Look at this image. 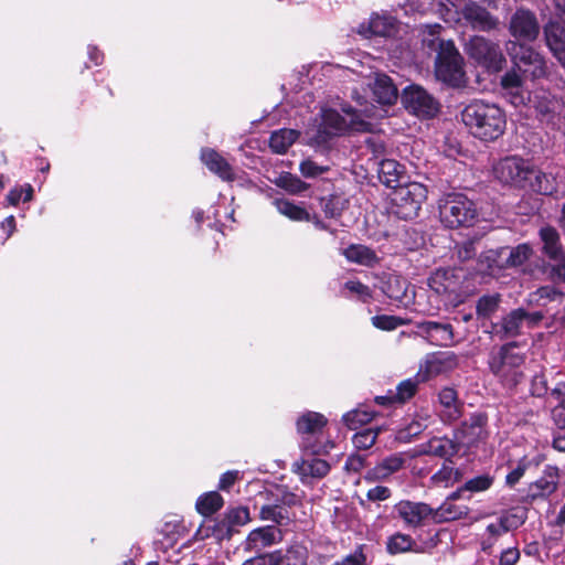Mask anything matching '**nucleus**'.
I'll return each mask as SVG.
<instances>
[{
    "instance_id": "nucleus-1",
    "label": "nucleus",
    "mask_w": 565,
    "mask_h": 565,
    "mask_svg": "<svg viewBox=\"0 0 565 565\" xmlns=\"http://www.w3.org/2000/svg\"><path fill=\"white\" fill-rule=\"evenodd\" d=\"M461 121L470 134L482 141H494L505 130L504 111L495 104L475 99L460 113Z\"/></svg>"
},
{
    "instance_id": "nucleus-2",
    "label": "nucleus",
    "mask_w": 565,
    "mask_h": 565,
    "mask_svg": "<svg viewBox=\"0 0 565 565\" xmlns=\"http://www.w3.org/2000/svg\"><path fill=\"white\" fill-rule=\"evenodd\" d=\"M430 38H425L424 43L437 52L435 61V74L437 79L452 86L460 87L465 84L463 58L450 40H441L435 36L441 29L440 25L430 26Z\"/></svg>"
},
{
    "instance_id": "nucleus-3",
    "label": "nucleus",
    "mask_w": 565,
    "mask_h": 565,
    "mask_svg": "<svg viewBox=\"0 0 565 565\" xmlns=\"http://www.w3.org/2000/svg\"><path fill=\"white\" fill-rule=\"evenodd\" d=\"M439 217L449 228L470 226L477 217V210L465 194L449 193L439 202Z\"/></svg>"
},
{
    "instance_id": "nucleus-4",
    "label": "nucleus",
    "mask_w": 565,
    "mask_h": 565,
    "mask_svg": "<svg viewBox=\"0 0 565 565\" xmlns=\"http://www.w3.org/2000/svg\"><path fill=\"white\" fill-rule=\"evenodd\" d=\"M393 213L403 220L418 215L423 202L427 199V188L419 182L399 184L390 194Z\"/></svg>"
},
{
    "instance_id": "nucleus-5",
    "label": "nucleus",
    "mask_w": 565,
    "mask_h": 565,
    "mask_svg": "<svg viewBox=\"0 0 565 565\" xmlns=\"http://www.w3.org/2000/svg\"><path fill=\"white\" fill-rule=\"evenodd\" d=\"M466 53L490 73H499L507 64L500 43L483 35H472L466 43Z\"/></svg>"
},
{
    "instance_id": "nucleus-6",
    "label": "nucleus",
    "mask_w": 565,
    "mask_h": 565,
    "mask_svg": "<svg viewBox=\"0 0 565 565\" xmlns=\"http://www.w3.org/2000/svg\"><path fill=\"white\" fill-rule=\"evenodd\" d=\"M514 343L504 344L489 361L491 372L498 376L507 387H515L523 379L519 370L523 356L513 352Z\"/></svg>"
},
{
    "instance_id": "nucleus-7",
    "label": "nucleus",
    "mask_w": 565,
    "mask_h": 565,
    "mask_svg": "<svg viewBox=\"0 0 565 565\" xmlns=\"http://www.w3.org/2000/svg\"><path fill=\"white\" fill-rule=\"evenodd\" d=\"M508 52L513 65L524 78L534 81L547 75V66L544 57L533 47L523 43L509 42Z\"/></svg>"
},
{
    "instance_id": "nucleus-8",
    "label": "nucleus",
    "mask_w": 565,
    "mask_h": 565,
    "mask_svg": "<svg viewBox=\"0 0 565 565\" xmlns=\"http://www.w3.org/2000/svg\"><path fill=\"white\" fill-rule=\"evenodd\" d=\"M463 281V273L456 268H438L428 278L429 288L439 296L447 297L450 302H462L460 289Z\"/></svg>"
},
{
    "instance_id": "nucleus-9",
    "label": "nucleus",
    "mask_w": 565,
    "mask_h": 565,
    "mask_svg": "<svg viewBox=\"0 0 565 565\" xmlns=\"http://www.w3.org/2000/svg\"><path fill=\"white\" fill-rule=\"evenodd\" d=\"M508 30L516 40L515 42L525 44L537 40L541 26L536 14L532 10L521 7L511 15Z\"/></svg>"
},
{
    "instance_id": "nucleus-10",
    "label": "nucleus",
    "mask_w": 565,
    "mask_h": 565,
    "mask_svg": "<svg viewBox=\"0 0 565 565\" xmlns=\"http://www.w3.org/2000/svg\"><path fill=\"white\" fill-rule=\"evenodd\" d=\"M495 177L505 184L519 188H526L529 173L532 172V164L526 160L516 157H505L494 167Z\"/></svg>"
},
{
    "instance_id": "nucleus-11",
    "label": "nucleus",
    "mask_w": 565,
    "mask_h": 565,
    "mask_svg": "<svg viewBox=\"0 0 565 565\" xmlns=\"http://www.w3.org/2000/svg\"><path fill=\"white\" fill-rule=\"evenodd\" d=\"M402 103L407 110L418 117L430 118L439 111V103L419 86L405 88Z\"/></svg>"
},
{
    "instance_id": "nucleus-12",
    "label": "nucleus",
    "mask_w": 565,
    "mask_h": 565,
    "mask_svg": "<svg viewBox=\"0 0 565 565\" xmlns=\"http://www.w3.org/2000/svg\"><path fill=\"white\" fill-rule=\"evenodd\" d=\"M460 15L468 26L478 32L489 33L500 28L499 18L475 1L467 2L461 8Z\"/></svg>"
},
{
    "instance_id": "nucleus-13",
    "label": "nucleus",
    "mask_w": 565,
    "mask_h": 565,
    "mask_svg": "<svg viewBox=\"0 0 565 565\" xmlns=\"http://www.w3.org/2000/svg\"><path fill=\"white\" fill-rule=\"evenodd\" d=\"M548 392L557 399L565 395L564 372L551 369L533 376L531 394L536 397H543Z\"/></svg>"
},
{
    "instance_id": "nucleus-14",
    "label": "nucleus",
    "mask_w": 565,
    "mask_h": 565,
    "mask_svg": "<svg viewBox=\"0 0 565 565\" xmlns=\"http://www.w3.org/2000/svg\"><path fill=\"white\" fill-rule=\"evenodd\" d=\"M282 537V531L279 527L274 525L260 526L249 532L245 542V550L259 552L280 543Z\"/></svg>"
},
{
    "instance_id": "nucleus-15",
    "label": "nucleus",
    "mask_w": 565,
    "mask_h": 565,
    "mask_svg": "<svg viewBox=\"0 0 565 565\" xmlns=\"http://www.w3.org/2000/svg\"><path fill=\"white\" fill-rule=\"evenodd\" d=\"M457 366V359L452 353H434L427 356L420 365L417 376L425 382L434 376L449 372Z\"/></svg>"
},
{
    "instance_id": "nucleus-16",
    "label": "nucleus",
    "mask_w": 565,
    "mask_h": 565,
    "mask_svg": "<svg viewBox=\"0 0 565 565\" xmlns=\"http://www.w3.org/2000/svg\"><path fill=\"white\" fill-rule=\"evenodd\" d=\"M398 516L413 527L422 526L424 521L433 516L434 509L423 502L401 501L395 505Z\"/></svg>"
},
{
    "instance_id": "nucleus-17",
    "label": "nucleus",
    "mask_w": 565,
    "mask_h": 565,
    "mask_svg": "<svg viewBox=\"0 0 565 565\" xmlns=\"http://www.w3.org/2000/svg\"><path fill=\"white\" fill-rule=\"evenodd\" d=\"M543 32L547 47L565 67V28L556 21H550L544 25Z\"/></svg>"
},
{
    "instance_id": "nucleus-18",
    "label": "nucleus",
    "mask_w": 565,
    "mask_h": 565,
    "mask_svg": "<svg viewBox=\"0 0 565 565\" xmlns=\"http://www.w3.org/2000/svg\"><path fill=\"white\" fill-rule=\"evenodd\" d=\"M524 309L518 308L504 316L499 323L492 324L491 333L500 340L515 338L521 334V327L524 323Z\"/></svg>"
},
{
    "instance_id": "nucleus-19",
    "label": "nucleus",
    "mask_w": 565,
    "mask_h": 565,
    "mask_svg": "<svg viewBox=\"0 0 565 565\" xmlns=\"http://www.w3.org/2000/svg\"><path fill=\"white\" fill-rule=\"evenodd\" d=\"M559 471L555 466H547L543 476L529 486V492L533 499L545 498L557 490Z\"/></svg>"
},
{
    "instance_id": "nucleus-20",
    "label": "nucleus",
    "mask_w": 565,
    "mask_h": 565,
    "mask_svg": "<svg viewBox=\"0 0 565 565\" xmlns=\"http://www.w3.org/2000/svg\"><path fill=\"white\" fill-rule=\"evenodd\" d=\"M292 468L294 471L299 475L300 479L305 481L308 478H324L329 473L331 467L328 461L311 457L295 461Z\"/></svg>"
},
{
    "instance_id": "nucleus-21",
    "label": "nucleus",
    "mask_w": 565,
    "mask_h": 565,
    "mask_svg": "<svg viewBox=\"0 0 565 565\" xmlns=\"http://www.w3.org/2000/svg\"><path fill=\"white\" fill-rule=\"evenodd\" d=\"M536 116L542 121H552L561 109V100L550 92L541 90L535 93L532 100Z\"/></svg>"
},
{
    "instance_id": "nucleus-22",
    "label": "nucleus",
    "mask_w": 565,
    "mask_h": 565,
    "mask_svg": "<svg viewBox=\"0 0 565 565\" xmlns=\"http://www.w3.org/2000/svg\"><path fill=\"white\" fill-rule=\"evenodd\" d=\"M370 86L377 103L392 105L396 102L398 90L387 75L375 74L374 81Z\"/></svg>"
},
{
    "instance_id": "nucleus-23",
    "label": "nucleus",
    "mask_w": 565,
    "mask_h": 565,
    "mask_svg": "<svg viewBox=\"0 0 565 565\" xmlns=\"http://www.w3.org/2000/svg\"><path fill=\"white\" fill-rule=\"evenodd\" d=\"M404 465V458L399 455H392L384 458L374 468L366 471L364 479L370 482L380 481L388 478L398 471Z\"/></svg>"
},
{
    "instance_id": "nucleus-24",
    "label": "nucleus",
    "mask_w": 565,
    "mask_h": 565,
    "mask_svg": "<svg viewBox=\"0 0 565 565\" xmlns=\"http://www.w3.org/2000/svg\"><path fill=\"white\" fill-rule=\"evenodd\" d=\"M500 86L510 96L513 105L519 106L524 104V96L521 92L523 77L514 65L501 77Z\"/></svg>"
},
{
    "instance_id": "nucleus-25",
    "label": "nucleus",
    "mask_w": 565,
    "mask_h": 565,
    "mask_svg": "<svg viewBox=\"0 0 565 565\" xmlns=\"http://www.w3.org/2000/svg\"><path fill=\"white\" fill-rule=\"evenodd\" d=\"M416 328L425 333L431 342L446 343L454 339V330L449 323H440L436 321H420L416 323Z\"/></svg>"
},
{
    "instance_id": "nucleus-26",
    "label": "nucleus",
    "mask_w": 565,
    "mask_h": 565,
    "mask_svg": "<svg viewBox=\"0 0 565 565\" xmlns=\"http://www.w3.org/2000/svg\"><path fill=\"white\" fill-rule=\"evenodd\" d=\"M201 158L204 164L209 168V170L217 174L222 180L231 181L234 179L232 167L215 150H203Z\"/></svg>"
},
{
    "instance_id": "nucleus-27",
    "label": "nucleus",
    "mask_w": 565,
    "mask_h": 565,
    "mask_svg": "<svg viewBox=\"0 0 565 565\" xmlns=\"http://www.w3.org/2000/svg\"><path fill=\"white\" fill-rule=\"evenodd\" d=\"M394 30V20L390 17H382L374 14L370 18L367 24L362 23L358 32L365 38L372 35L375 36H388Z\"/></svg>"
},
{
    "instance_id": "nucleus-28",
    "label": "nucleus",
    "mask_w": 565,
    "mask_h": 565,
    "mask_svg": "<svg viewBox=\"0 0 565 565\" xmlns=\"http://www.w3.org/2000/svg\"><path fill=\"white\" fill-rule=\"evenodd\" d=\"M343 256L351 263L366 267H373L379 263L375 252L361 244H352L342 252Z\"/></svg>"
},
{
    "instance_id": "nucleus-29",
    "label": "nucleus",
    "mask_w": 565,
    "mask_h": 565,
    "mask_svg": "<svg viewBox=\"0 0 565 565\" xmlns=\"http://www.w3.org/2000/svg\"><path fill=\"white\" fill-rule=\"evenodd\" d=\"M377 173L381 183L393 190L401 184L399 180L402 178L403 168L395 160L382 159L379 163Z\"/></svg>"
},
{
    "instance_id": "nucleus-30",
    "label": "nucleus",
    "mask_w": 565,
    "mask_h": 565,
    "mask_svg": "<svg viewBox=\"0 0 565 565\" xmlns=\"http://www.w3.org/2000/svg\"><path fill=\"white\" fill-rule=\"evenodd\" d=\"M300 137V131L296 129L282 128L273 131L269 138V147L273 152L284 154Z\"/></svg>"
},
{
    "instance_id": "nucleus-31",
    "label": "nucleus",
    "mask_w": 565,
    "mask_h": 565,
    "mask_svg": "<svg viewBox=\"0 0 565 565\" xmlns=\"http://www.w3.org/2000/svg\"><path fill=\"white\" fill-rule=\"evenodd\" d=\"M459 451V447L449 439L434 438L423 447L419 454L444 458L450 460Z\"/></svg>"
},
{
    "instance_id": "nucleus-32",
    "label": "nucleus",
    "mask_w": 565,
    "mask_h": 565,
    "mask_svg": "<svg viewBox=\"0 0 565 565\" xmlns=\"http://www.w3.org/2000/svg\"><path fill=\"white\" fill-rule=\"evenodd\" d=\"M259 519L262 521L273 522L275 524L274 526L277 527L286 526L291 522L288 510L275 501L260 507Z\"/></svg>"
},
{
    "instance_id": "nucleus-33",
    "label": "nucleus",
    "mask_w": 565,
    "mask_h": 565,
    "mask_svg": "<svg viewBox=\"0 0 565 565\" xmlns=\"http://www.w3.org/2000/svg\"><path fill=\"white\" fill-rule=\"evenodd\" d=\"M540 237L543 242V252L552 259H558L562 256V246L559 234L553 226H544L540 230Z\"/></svg>"
},
{
    "instance_id": "nucleus-34",
    "label": "nucleus",
    "mask_w": 565,
    "mask_h": 565,
    "mask_svg": "<svg viewBox=\"0 0 565 565\" xmlns=\"http://www.w3.org/2000/svg\"><path fill=\"white\" fill-rule=\"evenodd\" d=\"M327 422L322 414L308 412L297 420V431L301 435H316L323 429Z\"/></svg>"
},
{
    "instance_id": "nucleus-35",
    "label": "nucleus",
    "mask_w": 565,
    "mask_h": 565,
    "mask_svg": "<svg viewBox=\"0 0 565 565\" xmlns=\"http://www.w3.org/2000/svg\"><path fill=\"white\" fill-rule=\"evenodd\" d=\"M532 172L529 173V181L525 189H530L541 194H552L555 191V183L553 178L537 170L532 166Z\"/></svg>"
},
{
    "instance_id": "nucleus-36",
    "label": "nucleus",
    "mask_w": 565,
    "mask_h": 565,
    "mask_svg": "<svg viewBox=\"0 0 565 565\" xmlns=\"http://www.w3.org/2000/svg\"><path fill=\"white\" fill-rule=\"evenodd\" d=\"M462 475L455 469L452 461H445L443 467L431 476L430 481L434 486L449 487L461 479Z\"/></svg>"
},
{
    "instance_id": "nucleus-37",
    "label": "nucleus",
    "mask_w": 565,
    "mask_h": 565,
    "mask_svg": "<svg viewBox=\"0 0 565 565\" xmlns=\"http://www.w3.org/2000/svg\"><path fill=\"white\" fill-rule=\"evenodd\" d=\"M278 212L292 221H311L310 214L300 205L288 200L277 199L274 202Z\"/></svg>"
},
{
    "instance_id": "nucleus-38",
    "label": "nucleus",
    "mask_w": 565,
    "mask_h": 565,
    "mask_svg": "<svg viewBox=\"0 0 565 565\" xmlns=\"http://www.w3.org/2000/svg\"><path fill=\"white\" fill-rule=\"evenodd\" d=\"M274 183L280 188L284 189L289 194H300L308 190L309 184L303 182L300 178L297 175L290 173V172H282L280 173L274 181Z\"/></svg>"
},
{
    "instance_id": "nucleus-39",
    "label": "nucleus",
    "mask_w": 565,
    "mask_h": 565,
    "mask_svg": "<svg viewBox=\"0 0 565 565\" xmlns=\"http://www.w3.org/2000/svg\"><path fill=\"white\" fill-rule=\"evenodd\" d=\"M382 290L390 299L403 302L406 298L407 284L398 276H390L383 282Z\"/></svg>"
},
{
    "instance_id": "nucleus-40",
    "label": "nucleus",
    "mask_w": 565,
    "mask_h": 565,
    "mask_svg": "<svg viewBox=\"0 0 565 565\" xmlns=\"http://www.w3.org/2000/svg\"><path fill=\"white\" fill-rule=\"evenodd\" d=\"M416 543L411 535L404 533H395L388 537L386 550L390 554H401L406 552H417L415 550Z\"/></svg>"
},
{
    "instance_id": "nucleus-41",
    "label": "nucleus",
    "mask_w": 565,
    "mask_h": 565,
    "mask_svg": "<svg viewBox=\"0 0 565 565\" xmlns=\"http://www.w3.org/2000/svg\"><path fill=\"white\" fill-rule=\"evenodd\" d=\"M503 253L507 254L505 262L508 268L522 266L532 255V249L527 244H520L515 247H503Z\"/></svg>"
},
{
    "instance_id": "nucleus-42",
    "label": "nucleus",
    "mask_w": 565,
    "mask_h": 565,
    "mask_svg": "<svg viewBox=\"0 0 565 565\" xmlns=\"http://www.w3.org/2000/svg\"><path fill=\"white\" fill-rule=\"evenodd\" d=\"M322 127L330 135H339L347 129L348 125L345 118L337 110L328 109L322 115Z\"/></svg>"
},
{
    "instance_id": "nucleus-43",
    "label": "nucleus",
    "mask_w": 565,
    "mask_h": 565,
    "mask_svg": "<svg viewBox=\"0 0 565 565\" xmlns=\"http://www.w3.org/2000/svg\"><path fill=\"white\" fill-rule=\"evenodd\" d=\"M223 498L218 492H209L196 502V510L204 516L212 515L223 507Z\"/></svg>"
},
{
    "instance_id": "nucleus-44",
    "label": "nucleus",
    "mask_w": 565,
    "mask_h": 565,
    "mask_svg": "<svg viewBox=\"0 0 565 565\" xmlns=\"http://www.w3.org/2000/svg\"><path fill=\"white\" fill-rule=\"evenodd\" d=\"M501 296L499 294L483 295L476 305V313L478 318L488 319L499 308Z\"/></svg>"
},
{
    "instance_id": "nucleus-45",
    "label": "nucleus",
    "mask_w": 565,
    "mask_h": 565,
    "mask_svg": "<svg viewBox=\"0 0 565 565\" xmlns=\"http://www.w3.org/2000/svg\"><path fill=\"white\" fill-rule=\"evenodd\" d=\"M237 530L233 529L230 522H226V518L223 516L221 520L214 521L212 525L205 527V536H212L216 541L221 542L224 540H231Z\"/></svg>"
},
{
    "instance_id": "nucleus-46",
    "label": "nucleus",
    "mask_w": 565,
    "mask_h": 565,
    "mask_svg": "<svg viewBox=\"0 0 565 565\" xmlns=\"http://www.w3.org/2000/svg\"><path fill=\"white\" fill-rule=\"evenodd\" d=\"M374 417V413L363 408H356L343 415V422L351 430L369 424Z\"/></svg>"
},
{
    "instance_id": "nucleus-47",
    "label": "nucleus",
    "mask_w": 565,
    "mask_h": 565,
    "mask_svg": "<svg viewBox=\"0 0 565 565\" xmlns=\"http://www.w3.org/2000/svg\"><path fill=\"white\" fill-rule=\"evenodd\" d=\"M281 558L291 565H307L309 552L302 544L295 543L291 544L285 552L281 551Z\"/></svg>"
},
{
    "instance_id": "nucleus-48",
    "label": "nucleus",
    "mask_w": 565,
    "mask_h": 565,
    "mask_svg": "<svg viewBox=\"0 0 565 565\" xmlns=\"http://www.w3.org/2000/svg\"><path fill=\"white\" fill-rule=\"evenodd\" d=\"M347 207V200L340 195H329L321 199V209L328 217L340 216Z\"/></svg>"
},
{
    "instance_id": "nucleus-49",
    "label": "nucleus",
    "mask_w": 565,
    "mask_h": 565,
    "mask_svg": "<svg viewBox=\"0 0 565 565\" xmlns=\"http://www.w3.org/2000/svg\"><path fill=\"white\" fill-rule=\"evenodd\" d=\"M440 404L448 409V416L456 419L460 415L457 392L451 387H445L439 393Z\"/></svg>"
},
{
    "instance_id": "nucleus-50",
    "label": "nucleus",
    "mask_w": 565,
    "mask_h": 565,
    "mask_svg": "<svg viewBox=\"0 0 565 565\" xmlns=\"http://www.w3.org/2000/svg\"><path fill=\"white\" fill-rule=\"evenodd\" d=\"M381 428H366L358 431L352 437V443L358 450L370 449L376 441Z\"/></svg>"
},
{
    "instance_id": "nucleus-51",
    "label": "nucleus",
    "mask_w": 565,
    "mask_h": 565,
    "mask_svg": "<svg viewBox=\"0 0 565 565\" xmlns=\"http://www.w3.org/2000/svg\"><path fill=\"white\" fill-rule=\"evenodd\" d=\"M224 516L226 518V522H230L233 529L237 530V527L247 524L250 521L249 510L246 507H237L230 509Z\"/></svg>"
},
{
    "instance_id": "nucleus-52",
    "label": "nucleus",
    "mask_w": 565,
    "mask_h": 565,
    "mask_svg": "<svg viewBox=\"0 0 565 565\" xmlns=\"http://www.w3.org/2000/svg\"><path fill=\"white\" fill-rule=\"evenodd\" d=\"M486 423L487 416L476 415L471 417L469 425H465L463 434H471L476 437L470 439L468 444H472L476 439H483L486 437V431L483 430Z\"/></svg>"
},
{
    "instance_id": "nucleus-53",
    "label": "nucleus",
    "mask_w": 565,
    "mask_h": 565,
    "mask_svg": "<svg viewBox=\"0 0 565 565\" xmlns=\"http://www.w3.org/2000/svg\"><path fill=\"white\" fill-rule=\"evenodd\" d=\"M467 514L466 511L457 508L449 501L443 503L436 511L434 510L433 518L439 520H456Z\"/></svg>"
},
{
    "instance_id": "nucleus-54",
    "label": "nucleus",
    "mask_w": 565,
    "mask_h": 565,
    "mask_svg": "<svg viewBox=\"0 0 565 565\" xmlns=\"http://www.w3.org/2000/svg\"><path fill=\"white\" fill-rule=\"evenodd\" d=\"M372 324L381 330L392 331L405 324V320L396 316L380 315L372 317Z\"/></svg>"
},
{
    "instance_id": "nucleus-55",
    "label": "nucleus",
    "mask_w": 565,
    "mask_h": 565,
    "mask_svg": "<svg viewBox=\"0 0 565 565\" xmlns=\"http://www.w3.org/2000/svg\"><path fill=\"white\" fill-rule=\"evenodd\" d=\"M505 257L507 254L503 253V247L490 249L483 255L490 269H507L508 262H505Z\"/></svg>"
},
{
    "instance_id": "nucleus-56",
    "label": "nucleus",
    "mask_w": 565,
    "mask_h": 565,
    "mask_svg": "<svg viewBox=\"0 0 565 565\" xmlns=\"http://www.w3.org/2000/svg\"><path fill=\"white\" fill-rule=\"evenodd\" d=\"M493 483V478L489 475H481L465 482L462 489L470 492H480L488 490Z\"/></svg>"
},
{
    "instance_id": "nucleus-57",
    "label": "nucleus",
    "mask_w": 565,
    "mask_h": 565,
    "mask_svg": "<svg viewBox=\"0 0 565 565\" xmlns=\"http://www.w3.org/2000/svg\"><path fill=\"white\" fill-rule=\"evenodd\" d=\"M343 288L358 296V298L367 302L372 298V291L369 286L359 280H348L344 282Z\"/></svg>"
},
{
    "instance_id": "nucleus-58",
    "label": "nucleus",
    "mask_w": 565,
    "mask_h": 565,
    "mask_svg": "<svg viewBox=\"0 0 565 565\" xmlns=\"http://www.w3.org/2000/svg\"><path fill=\"white\" fill-rule=\"evenodd\" d=\"M299 170L305 178H316L322 173L328 172L329 167L318 166L312 160L307 159L300 163Z\"/></svg>"
},
{
    "instance_id": "nucleus-59",
    "label": "nucleus",
    "mask_w": 565,
    "mask_h": 565,
    "mask_svg": "<svg viewBox=\"0 0 565 565\" xmlns=\"http://www.w3.org/2000/svg\"><path fill=\"white\" fill-rule=\"evenodd\" d=\"M274 501L277 502L278 504H281L287 510L288 508H292L301 503L300 498L296 493L290 492L286 489H280L278 493L275 495Z\"/></svg>"
},
{
    "instance_id": "nucleus-60",
    "label": "nucleus",
    "mask_w": 565,
    "mask_h": 565,
    "mask_svg": "<svg viewBox=\"0 0 565 565\" xmlns=\"http://www.w3.org/2000/svg\"><path fill=\"white\" fill-rule=\"evenodd\" d=\"M417 384L412 380H406L397 386L396 395L394 396L401 403L409 399L416 393Z\"/></svg>"
},
{
    "instance_id": "nucleus-61",
    "label": "nucleus",
    "mask_w": 565,
    "mask_h": 565,
    "mask_svg": "<svg viewBox=\"0 0 565 565\" xmlns=\"http://www.w3.org/2000/svg\"><path fill=\"white\" fill-rule=\"evenodd\" d=\"M529 466H530V463H529V461H526L525 458L521 459L518 462V466L507 475L505 483L509 487H514L520 481V479L524 476Z\"/></svg>"
},
{
    "instance_id": "nucleus-62",
    "label": "nucleus",
    "mask_w": 565,
    "mask_h": 565,
    "mask_svg": "<svg viewBox=\"0 0 565 565\" xmlns=\"http://www.w3.org/2000/svg\"><path fill=\"white\" fill-rule=\"evenodd\" d=\"M524 522V513H508L500 516V526L502 531H510L522 525Z\"/></svg>"
},
{
    "instance_id": "nucleus-63",
    "label": "nucleus",
    "mask_w": 565,
    "mask_h": 565,
    "mask_svg": "<svg viewBox=\"0 0 565 565\" xmlns=\"http://www.w3.org/2000/svg\"><path fill=\"white\" fill-rule=\"evenodd\" d=\"M477 254L473 241H466L456 246V255L460 262L472 259Z\"/></svg>"
},
{
    "instance_id": "nucleus-64",
    "label": "nucleus",
    "mask_w": 565,
    "mask_h": 565,
    "mask_svg": "<svg viewBox=\"0 0 565 565\" xmlns=\"http://www.w3.org/2000/svg\"><path fill=\"white\" fill-rule=\"evenodd\" d=\"M366 466V457L360 454H352L348 457L344 469L349 472H359Z\"/></svg>"
}]
</instances>
